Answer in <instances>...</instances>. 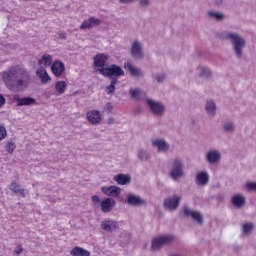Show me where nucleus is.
Here are the masks:
<instances>
[{"label":"nucleus","mask_w":256,"mask_h":256,"mask_svg":"<svg viewBox=\"0 0 256 256\" xmlns=\"http://www.w3.org/2000/svg\"><path fill=\"white\" fill-rule=\"evenodd\" d=\"M2 79L7 89L15 93L25 91L31 85V74L21 66H12L3 72Z\"/></svg>","instance_id":"f257e3e1"},{"label":"nucleus","mask_w":256,"mask_h":256,"mask_svg":"<svg viewBox=\"0 0 256 256\" xmlns=\"http://www.w3.org/2000/svg\"><path fill=\"white\" fill-rule=\"evenodd\" d=\"M222 39H229L232 44L234 53L238 59L243 57V49H245V39L241 35L234 32H225L222 35Z\"/></svg>","instance_id":"f03ea898"},{"label":"nucleus","mask_w":256,"mask_h":256,"mask_svg":"<svg viewBox=\"0 0 256 256\" xmlns=\"http://www.w3.org/2000/svg\"><path fill=\"white\" fill-rule=\"evenodd\" d=\"M100 75L103 77H108L109 79H119V77H123L125 75V71L118 65L112 64L102 69H97Z\"/></svg>","instance_id":"7ed1b4c3"},{"label":"nucleus","mask_w":256,"mask_h":256,"mask_svg":"<svg viewBox=\"0 0 256 256\" xmlns=\"http://www.w3.org/2000/svg\"><path fill=\"white\" fill-rule=\"evenodd\" d=\"M185 165L180 158H175L170 163V177H172L173 181H177V179H181L185 172H183Z\"/></svg>","instance_id":"20e7f679"},{"label":"nucleus","mask_w":256,"mask_h":256,"mask_svg":"<svg viewBox=\"0 0 256 256\" xmlns=\"http://www.w3.org/2000/svg\"><path fill=\"white\" fill-rule=\"evenodd\" d=\"M173 241H175V237L172 235L158 236L152 240V249L157 251L161 249L163 245H168V243H173Z\"/></svg>","instance_id":"39448f33"},{"label":"nucleus","mask_w":256,"mask_h":256,"mask_svg":"<svg viewBox=\"0 0 256 256\" xmlns=\"http://www.w3.org/2000/svg\"><path fill=\"white\" fill-rule=\"evenodd\" d=\"M146 103L153 115H156V117H161V115L165 113V105H163L161 102L148 98L146 99Z\"/></svg>","instance_id":"423d86ee"},{"label":"nucleus","mask_w":256,"mask_h":256,"mask_svg":"<svg viewBox=\"0 0 256 256\" xmlns=\"http://www.w3.org/2000/svg\"><path fill=\"white\" fill-rule=\"evenodd\" d=\"M13 101L17 103V107H30L31 105H35L37 100L32 97H19V95L13 96Z\"/></svg>","instance_id":"0eeeda50"},{"label":"nucleus","mask_w":256,"mask_h":256,"mask_svg":"<svg viewBox=\"0 0 256 256\" xmlns=\"http://www.w3.org/2000/svg\"><path fill=\"white\" fill-rule=\"evenodd\" d=\"M101 25V20L95 17H90L87 20H84L80 25L81 31H85L87 29H93V27H99Z\"/></svg>","instance_id":"6e6552de"},{"label":"nucleus","mask_w":256,"mask_h":256,"mask_svg":"<svg viewBox=\"0 0 256 256\" xmlns=\"http://www.w3.org/2000/svg\"><path fill=\"white\" fill-rule=\"evenodd\" d=\"M131 55L134 59H141L143 57V44L140 41L136 40L132 43Z\"/></svg>","instance_id":"1a4fd4ad"},{"label":"nucleus","mask_w":256,"mask_h":256,"mask_svg":"<svg viewBox=\"0 0 256 256\" xmlns=\"http://www.w3.org/2000/svg\"><path fill=\"white\" fill-rule=\"evenodd\" d=\"M86 118L91 125H99L101 123V112L99 110H90L86 113Z\"/></svg>","instance_id":"9d476101"},{"label":"nucleus","mask_w":256,"mask_h":256,"mask_svg":"<svg viewBox=\"0 0 256 256\" xmlns=\"http://www.w3.org/2000/svg\"><path fill=\"white\" fill-rule=\"evenodd\" d=\"M206 161L210 163V165H215V163H219L221 161V151L219 150H209L206 153Z\"/></svg>","instance_id":"9b49d317"},{"label":"nucleus","mask_w":256,"mask_h":256,"mask_svg":"<svg viewBox=\"0 0 256 256\" xmlns=\"http://www.w3.org/2000/svg\"><path fill=\"white\" fill-rule=\"evenodd\" d=\"M152 146L159 151V153H167L169 151V143L165 139L157 138L152 141Z\"/></svg>","instance_id":"f8f14e48"},{"label":"nucleus","mask_w":256,"mask_h":256,"mask_svg":"<svg viewBox=\"0 0 256 256\" xmlns=\"http://www.w3.org/2000/svg\"><path fill=\"white\" fill-rule=\"evenodd\" d=\"M180 201H181V197L173 196V197L167 198L164 201V206L166 207V209H168V211H175L177 207H179Z\"/></svg>","instance_id":"ddd939ff"},{"label":"nucleus","mask_w":256,"mask_h":256,"mask_svg":"<svg viewBox=\"0 0 256 256\" xmlns=\"http://www.w3.org/2000/svg\"><path fill=\"white\" fill-rule=\"evenodd\" d=\"M117 221L111 219H105L101 223V230L106 231L107 233H111L117 229Z\"/></svg>","instance_id":"4468645a"},{"label":"nucleus","mask_w":256,"mask_h":256,"mask_svg":"<svg viewBox=\"0 0 256 256\" xmlns=\"http://www.w3.org/2000/svg\"><path fill=\"white\" fill-rule=\"evenodd\" d=\"M101 191L104 195H108V197H119V195H121V188L117 186H103Z\"/></svg>","instance_id":"2eb2a0df"},{"label":"nucleus","mask_w":256,"mask_h":256,"mask_svg":"<svg viewBox=\"0 0 256 256\" xmlns=\"http://www.w3.org/2000/svg\"><path fill=\"white\" fill-rule=\"evenodd\" d=\"M51 71L56 77H61L65 73V64L61 61H55L51 66Z\"/></svg>","instance_id":"dca6fc26"},{"label":"nucleus","mask_w":256,"mask_h":256,"mask_svg":"<svg viewBox=\"0 0 256 256\" xmlns=\"http://www.w3.org/2000/svg\"><path fill=\"white\" fill-rule=\"evenodd\" d=\"M107 55L97 54L94 56V65L97 69H105L107 67Z\"/></svg>","instance_id":"f3484780"},{"label":"nucleus","mask_w":256,"mask_h":256,"mask_svg":"<svg viewBox=\"0 0 256 256\" xmlns=\"http://www.w3.org/2000/svg\"><path fill=\"white\" fill-rule=\"evenodd\" d=\"M209 183V173L207 171L198 172L196 175V185L205 187Z\"/></svg>","instance_id":"a211bd4d"},{"label":"nucleus","mask_w":256,"mask_h":256,"mask_svg":"<svg viewBox=\"0 0 256 256\" xmlns=\"http://www.w3.org/2000/svg\"><path fill=\"white\" fill-rule=\"evenodd\" d=\"M100 205L103 213H109L115 207V200L113 198H105L101 201Z\"/></svg>","instance_id":"6ab92c4d"},{"label":"nucleus","mask_w":256,"mask_h":256,"mask_svg":"<svg viewBox=\"0 0 256 256\" xmlns=\"http://www.w3.org/2000/svg\"><path fill=\"white\" fill-rule=\"evenodd\" d=\"M184 215L186 217H191L192 219H194V221H196L197 223H203V215H201L199 212L197 211H193L187 207L184 208Z\"/></svg>","instance_id":"aec40b11"},{"label":"nucleus","mask_w":256,"mask_h":256,"mask_svg":"<svg viewBox=\"0 0 256 256\" xmlns=\"http://www.w3.org/2000/svg\"><path fill=\"white\" fill-rule=\"evenodd\" d=\"M10 191H12V193H19V195H21V197H25V189L21 188V185H19V183H17L15 180H13L10 183L9 186Z\"/></svg>","instance_id":"412c9836"},{"label":"nucleus","mask_w":256,"mask_h":256,"mask_svg":"<svg viewBox=\"0 0 256 256\" xmlns=\"http://www.w3.org/2000/svg\"><path fill=\"white\" fill-rule=\"evenodd\" d=\"M71 256H91V252L87 251L85 248H81L79 246H75L70 251Z\"/></svg>","instance_id":"4be33fe9"},{"label":"nucleus","mask_w":256,"mask_h":256,"mask_svg":"<svg viewBox=\"0 0 256 256\" xmlns=\"http://www.w3.org/2000/svg\"><path fill=\"white\" fill-rule=\"evenodd\" d=\"M36 75L41 79V83L46 84L48 81H51V77L47 74V70H45V68H39L36 71Z\"/></svg>","instance_id":"5701e85b"},{"label":"nucleus","mask_w":256,"mask_h":256,"mask_svg":"<svg viewBox=\"0 0 256 256\" xmlns=\"http://www.w3.org/2000/svg\"><path fill=\"white\" fill-rule=\"evenodd\" d=\"M231 201L234 207H237L238 209H241V207L245 205V197H243V195L236 194L232 197Z\"/></svg>","instance_id":"b1692460"},{"label":"nucleus","mask_w":256,"mask_h":256,"mask_svg":"<svg viewBox=\"0 0 256 256\" xmlns=\"http://www.w3.org/2000/svg\"><path fill=\"white\" fill-rule=\"evenodd\" d=\"M146 96L147 94L144 91L140 90L139 88L130 90V97L132 99H135L136 101L139 99H143Z\"/></svg>","instance_id":"393cba45"},{"label":"nucleus","mask_w":256,"mask_h":256,"mask_svg":"<svg viewBox=\"0 0 256 256\" xmlns=\"http://www.w3.org/2000/svg\"><path fill=\"white\" fill-rule=\"evenodd\" d=\"M113 179L118 185H127L129 183V175L117 174Z\"/></svg>","instance_id":"a878e982"},{"label":"nucleus","mask_w":256,"mask_h":256,"mask_svg":"<svg viewBox=\"0 0 256 256\" xmlns=\"http://www.w3.org/2000/svg\"><path fill=\"white\" fill-rule=\"evenodd\" d=\"M205 110L208 113V115L213 117V115H215V113L217 111V106L215 105V102H213L211 100L207 101L206 106H205Z\"/></svg>","instance_id":"bb28decb"},{"label":"nucleus","mask_w":256,"mask_h":256,"mask_svg":"<svg viewBox=\"0 0 256 256\" xmlns=\"http://www.w3.org/2000/svg\"><path fill=\"white\" fill-rule=\"evenodd\" d=\"M129 205H135V206L145 205V200L141 199V197H139V196L130 194L129 195Z\"/></svg>","instance_id":"cd10ccee"},{"label":"nucleus","mask_w":256,"mask_h":256,"mask_svg":"<svg viewBox=\"0 0 256 256\" xmlns=\"http://www.w3.org/2000/svg\"><path fill=\"white\" fill-rule=\"evenodd\" d=\"M119 83V79L117 78H112L110 85H108L105 88V92L107 93V95H113V93H115V85Z\"/></svg>","instance_id":"c85d7f7f"},{"label":"nucleus","mask_w":256,"mask_h":256,"mask_svg":"<svg viewBox=\"0 0 256 256\" xmlns=\"http://www.w3.org/2000/svg\"><path fill=\"white\" fill-rule=\"evenodd\" d=\"M199 71V76L202 79H209V77H211V70L205 66H200L198 68Z\"/></svg>","instance_id":"c756f323"},{"label":"nucleus","mask_w":256,"mask_h":256,"mask_svg":"<svg viewBox=\"0 0 256 256\" xmlns=\"http://www.w3.org/2000/svg\"><path fill=\"white\" fill-rule=\"evenodd\" d=\"M51 63H53V56L51 55H43L42 60L38 61L39 65H44L45 67L51 66Z\"/></svg>","instance_id":"7c9ffc66"},{"label":"nucleus","mask_w":256,"mask_h":256,"mask_svg":"<svg viewBox=\"0 0 256 256\" xmlns=\"http://www.w3.org/2000/svg\"><path fill=\"white\" fill-rule=\"evenodd\" d=\"M55 89L59 95H63L67 89V83L65 81H58L55 84Z\"/></svg>","instance_id":"2f4dec72"},{"label":"nucleus","mask_w":256,"mask_h":256,"mask_svg":"<svg viewBox=\"0 0 256 256\" xmlns=\"http://www.w3.org/2000/svg\"><path fill=\"white\" fill-rule=\"evenodd\" d=\"M129 73L132 75V77H142L143 76V72L141 71V69L133 66V65H129Z\"/></svg>","instance_id":"473e14b6"},{"label":"nucleus","mask_w":256,"mask_h":256,"mask_svg":"<svg viewBox=\"0 0 256 256\" xmlns=\"http://www.w3.org/2000/svg\"><path fill=\"white\" fill-rule=\"evenodd\" d=\"M208 16L211 17V19H215L216 21H223V19H225V15L219 12H209Z\"/></svg>","instance_id":"72a5a7b5"},{"label":"nucleus","mask_w":256,"mask_h":256,"mask_svg":"<svg viewBox=\"0 0 256 256\" xmlns=\"http://www.w3.org/2000/svg\"><path fill=\"white\" fill-rule=\"evenodd\" d=\"M138 157L141 161H147L149 159V157H151V155L149 154V152H147L145 150H139Z\"/></svg>","instance_id":"f704fd0d"},{"label":"nucleus","mask_w":256,"mask_h":256,"mask_svg":"<svg viewBox=\"0 0 256 256\" xmlns=\"http://www.w3.org/2000/svg\"><path fill=\"white\" fill-rule=\"evenodd\" d=\"M113 103L107 102L103 107H102V113H113Z\"/></svg>","instance_id":"c9c22d12"},{"label":"nucleus","mask_w":256,"mask_h":256,"mask_svg":"<svg viewBox=\"0 0 256 256\" xmlns=\"http://www.w3.org/2000/svg\"><path fill=\"white\" fill-rule=\"evenodd\" d=\"M224 130L227 133H233V131H235V124L233 122H226L224 124Z\"/></svg>","instance_id":"e433bc0d"},{"label":"nucleus","mask_w":256,"mask_h":256,"mask_svg":"<svg viewBox=\"0 0 256 256\" xmlns=\"http://www.w3.org/2000/svg\"><path fill=\"white\" fill-rule=\"evenodd\" d=\"M16 148H17V145H15V142H8L6 144V151H7V153H10V155H12V153H14Z\"/></svg>","instance_id":"4c0bfd02"},{"label":"nucleus","mask_w":256,"mask_h":256,"mask_svg":"<svg viewBox=\"0 0 256 256\" xmlns=\"http://www.w3.org/2000/svg\"><path fill=\"white\" fill-rule=\"evenodd\" d=\"M253 223H246L243 225V233L249 234L253 231Z\"/></svg>","instance_id":"58836bf2"},{"label":"nucleus","mask_w":256,"mask_h":256,"mask_svg":"<svg viewBox=\"0 0 256 256\" xmlns=\"http://www.w3.org/2000/svg\"><path fill=\"white\" fill-rule=\"evenodd\" d=\"M91 201L94 207H99L101 205V199L97 195L92 196Z\"/></svg>","instance_id":"ea45409f"},{"label":"nucleus","mask_w":256,"mask_h":256,"mask_svg":"<svg viewBox=\"0 0 256 256\" xmlns=\"http://www.w3.org/2000/svg\"><path fill=\"white\" fill-rule=\"evenodd\" d=\"M7 137V129H5V126L0 125V141H3Z\"/></svg>","instance_id":"a19ab883"},{"label":"nucleus","mask_w":256,"mask_h":256,"mask_svg":"<svg viewBox=\"0 0 256 256\" xmlns=\"http://www.w3.org/2000/svg\"><path fill=\"white\" fill-rule=\"evenodd\" d=\"M246 187L248 191H256V182H248Z\"/></svg>","instance_id":"79ce46f5"},{"label":"nucleus","mask_w":256,"mask_h":256,"mask_svg":"<svg viewBox=\"0 0 256 256\" xmlns=\"http://www.w3.org/2000/svg\"><path fill=\"white\" fill-rule=\"evenodd\" d=\"M157 83H163L165 81V73H159L156 75Z\"/></svg>","instance_id":"37998d69"},{"label":"nucleus","mask_w":256,"mask_h":256,"mask_svg":"<svg viewBox=\"0 0 256 256\" xmlns=\"http://www.w3.org/2000/svg\"><path fill=\"white\" fill-rule=\"evenodd\" d=\"M141 7H149L151 5V0H140Z\"/></svg>","instance_id":"c03bdc74"},{"label":"nucleus","mask_w":256,"mask_h":256,"mask_svg":"<svg viewBox=\"0 0 256 256\" xmlns=\"http://www.w3.org/2000/svg\"><path fill=\"white\" fill-rule=\"evenodd\" d=\"M14 253H15L16 255H21V253H23V246L18 245V246L15 248Z\"/></svg>","instance_id":"a18cd8bd"},{"label":"nucleus","mask_w":256,"mask_h":256,"mask_svg":"<svg viewBox=\"0 0 256 256\" xmlns=\"http://www.w3.org/2000/svg\"><path fill=\"white\" fill-rule=\"evenodd\" d=\"M5 103H7V99H5V96L0 94V108L3 107V105H5Z\"/></svg>","instance_id":"49530a36"},{"label":"nucleus","mask_w":256,"mask_h":256,"mask_svg":"<svg viewBox=\"0 0 256 256\" xmlns=\"http://www.w3.org/2000/svg\"><path fill=\"white\" fill-rule=\"evenodd\" d=\"M58 37H59V39H67V33L60 32V33H58Z\"/></svg>","instance_id":"de8ad7c7"},{"label":"nucleus","mask_w":256,"mask_h":256,"mask_svg":"<svg viewBox=\"0 0 256 256\" xmlns=\"http://www.w3.org/2000/svg\"><path fill=\"white\" fill-rule=\"evenodd\" d=\"M115 123V118L113 116L108 118V125H113Z\"/></svg>","instance_id":"09e8293b"},{"label":"nucleus","mask_w":256,"mask_h":256,"mask_svg":"<svg viewBox=\"0 0 256 256\" xmlns=\"http://www.w3.org/2000/svg\"><path fill=\"white\" fill-rule=\"evenodd\" d=\"M120 3H129V0H119Z\"/></svg>","instance_id":"8fccbe9b"},{"label":"nucleus","mask_w":256,"mask_h":256,"mask_svg":"<svg viewBox=\"0 0 256 256\" xmlns=\"http://www.w3.org/2000/svg\"><path fill=\"white\" fill-rule=\"evenodd\" d=\"M125 203H129V196L125 198Z\"/></svg>","instance_id":"3c124183"},{"label":"nucleus","mask_w":256,"mask_h":256,"mask_svg":"<svg viewBox=\"0 0 256 256\" xmlns=\"http://www.w3.org/2000/svg\"><path fill=\"white\" fill-rule=\"evenodd\" d=\"M125 67H129V62H125Z\"/></svg>","instance_id":"603ef678"}]
</instances>
